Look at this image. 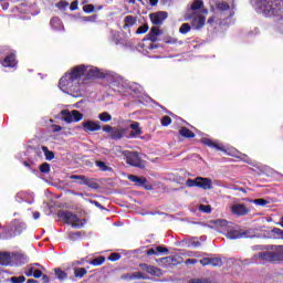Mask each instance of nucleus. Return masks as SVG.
<instances>
[{"label": "nucleus", "instance_id": "nucleus-1", "mask_svg": "<svg viewBox=\"0 0 283 283\" xmlns=\"http://www.w3.org/2000/svg\"><path fill=\"white\" fill-rule=\"evenodd\" d=\"M263 262H270V264H282L283 262V245H271V251L260 252L254 255Z\"/></svg>", "mask_w": 283, "mask_h": 283}, {"label": "nucleus", "instance_id": "nucleus-2", "mask_svg": "<svg viewBox=\"0 0 283 283\" xmlns=\"http://www.w3.org/2000/svg\"><path fill=\"white\" fill-rule=\"evenodd\" d=\"M25 223L14 220L10 226L2 228L0 238L1 240H12V238L21 235L22 231H25Z\"/></svg>", "mask_w": 283, "mask_h": 283}, {"label": "nucleus", "instance_id": "nucleus-3", "mask_svg": "<svg viewBox=\"0 0 283 283\" xmlns=\"http://www.w3.org/2000/svg\"><path fill=\"white\" fill-rule=\"evenodd\" d=\"M59 87L64 93L71 92L73 96H81V82H75L67 73L60 78Z\"/></svg>", "mask_w": 283, "mask_h": 283}, {"label": "nucleus", "instance_id": "nucleus-4", "mask_svg": "<svg viewBox=\"0 0 283 283\" xmlns=\"http://www.w3.org/2000/svg\"><path fill=\"white\" fill-rule=\"evenodd\" d=\"M258 6L264 14L272 17L280 15V12L282 11V7L277 3V0H259Z\"/></svg>", "mask_w": 283, "mask_h": 283}, {"label": "nucleus", "instance_id": "nucleus-5", "mask_svg": "<svg viewBox=\"0 0 283 283\" xmlns=\"http://www.w3.org/2000/svg\"><path fill=\"white\" fill-rule=\"evenodd\" d=\"M59 218L66 222V224H72L75 229H81L84 227L85 222L78 218V216L73 212L61 210L57 212Z\"/></svg>", "mask_w": 283, "mask_h": 283}, {"label": "nucleus", "instance_id": "nucleus-6", "mask_svg": "<svg viewBox=\"0 0 283 283\" xmlns=\"http://www.w3.org/2000/svg\"><path fill=\"white\" fill-rule=\"evenodd\" d=\"M186 186L198 187L199 189L207 191L209 189H213V181L210 178L197 177L195 179H187Z\"/></svg>", "mask_w": 283, "mask_h": 283}, {"label": "nucleus", "instance_id": "nucleus-7", "mask_svg": "<svg viewBox=\"0 0 283 283\" xmlns=\"http://www.w3.org/2000/svg\"><path fill=\"white\" fill-rule=\"evenodd\" d=\"M124 156L126 157L127 165L137 167L138 169H145V164L143 163V159L138 153L126 150L124 151Z\"/></svg>", "mask_w": 283, "mask_h": 283}, {"label": "nucleus", "instance_id": "nucleus-8", "mask_svg": "<svg viewBox=\"0 0 283 283\" xmlns=\"http://www.w3.org/2000/svg\"><path fill=\"white\" fill-rule=\"evenodd\" d=\"M61 116L64 123H81V120H83V113L77 109L71 112L70 109H63L61 111Z\"/></svg>", "mask_w": 283, "mask_h": 283}, {"label": "nucleus", "instance_id": "nucleus-9", "mask_svg": "<svg viewBox=\"0 0 283 283\" xmlns=\"http://www.w3.org/2000/svg\"><path fill=\"white\" fill-rule=\"evenodd\" d=\"M71 180H82L78 181V185H85L86 187H88V189H101V186L98 185V182H96V179H90L84 175H72Z\"/></svg>", "mask_w": 283, "mask_h": 283}, {"label": "nucleus", "instance_id": "nucleus-10", "mask_svg": "<svg viewBox=\"0 0 283 283\" xmlns=\"http://www.w3.org/2000/svg\"><path fill=\"white\" fill-rule=\"evenodd\" d=\"M85 72H87V66H85V64H81L73 67L71 72L66 74L71 76V78H73L75 83H80L81 78L85 76Z\"/></svg>", "mask_w": 283, "mask_h": 283}, {"label": "nucleus", "instance_id": "nucleus-11", "mask_svg": "<svg viewBox=\"0 0 283 283\" xmlns=\"http://www.w3.org/2000/svg\"><path fill=\"white\" fill-rule=\"evenodd\" d=\"M128 180L134 182L136 187H143L146 191H151L153 187L147 182V178L138 177L136 175H128Z\"/></svg>", "mask_w": 283, "mask_h": 283}, {"label": "nucleus", "instance_id": "nucleus-12", "mask_svg": "<svg viewBox=\"0 0 283 283\" xmlns=\"http://www.w3.org/2000/svg\"><path fill=\"white\" fill-rule=\"evenodd\" d=\"M167 17H169V13L167 11H157L149 14V19L153 25H163Z\"/></svg>", "mask_w": 283, "mask_h": 283}, {"label": "nucleus", "instance_id": "nucleus-13", "mask_svg": "<svg viewBox=\"0 0 283 283\" xmlns=\"http://www.w3.org/2000/svg\"><path fill=\"white\" fill-rule=\"evenodd\" d=\"M189 20H191V25L192 28H195V30H202V28H205L207 18L202 14H197L193 18L191 15H187L186 21H189Z\"/></svg>", "mask_w": 283, "mask_h": 283}, {"label": "nucleus", "instance_id": "nucleus-14", "mask_svg": "<svg viewBox=\"0 0 283 283\" xmlns=\"http://www.w3.org/2000/svg\"><path fill=\"white\" fill-rule=\"evenodd\" d=\"M139 269L146 271V273L153 275L154 277H160V275H163V270H160L157 266L149 265L147 263H139Z\"/></svg>", "mask_w": 283, "mask_h": 283}, {"label": "nucleus", "instance_id": "nucleus-15", "mask_svg": "<svg viewBox=\"0 0 283 283\" xmlns=\"http://www.w3.org/2000/svg\"><path fill=\"white\" fill-rule=\"evenodd\" d=\"M82 129L86 134H92V132H101V124L95 120H86L82 123Z\"/></svg>", "mask_w": 283, "mask_h": 283}, {"label": "nucleus", "instance_id": "nucleus-16", "mask_svg": "<svg viewBox=\"0 0 283 283\" xmlns=\"http://www.w3.org/2000/svg\"><path fill=\"white\" fill-rule=\"evenodd\" d=\"M202 145H206L207 147H210L211 149H217V151H223V154H227V148L222 144H218L217 142H213L210 138L203 137L201 138Z\"/></svg>", "mask_w": 283, "mask_h": 283}, {"label": "nucleus", "instance_id": "nucleus-17", "mask_svg": "<svg viewBox=\"0 0 283 283\" xmlns=\"http://www.w3.org/2000/svg\"><path fill=\"white\" fill-rule=\"evenodd\" d=\"M2 67H17L19 62L17 61V54L10 53L2 61H0Z\"/></svg>", "mask_w": 283, "mask_h": 283}, {"label": "nucleus", "instance_id": "nucleus-18", "mask_svg": "<svg viewBox=\"0 0 283 283\" xmlns=\"http://www.w3.org/2000/svg\"><path fill=\"white\" fill-rule=\"evenodd\" d=\"M127 136V128L114 127L109 138L112 140H123Z\"/></svg>", "mask_w": 283, "mask_h": 283}, {"label": "nucleus", "instance_id": "nucleus-19", "mask_svg": "<svg viewBox=\"0 0 283 283\" xmlns=\"http://www.w3.org/2000/svg\"><path fill=\"white\" fill-rule=\"evenodd\" d=\"M231 211L233 216H249L251 210L244 203H238L231 207Z\"/></svg>", "mask_w": 283, "mask_h": 283}, {"label": "nucleus", "instance_id": "nucleus-20", "mask_svg": "<svg viewBox=\"0 0 283 283\" xmlns=\"http://www.w3.org/2000/svg\"><path fill=\"white\" fill-rule=\"evenodd\" d=\"M132 128L130 133L126 138H138V136H142L143 134V128H140V123L134 122L129 125Z\"/></svg>", "mask_w": 283, "mask_h": 283}, {"label": "nucleus", "instance_id": "nucleus-21", "mask_svg": "<svg viewBox=\"0 0 283 283\" xmlns=\"http://www.w3.org/2000/svg\"><path fill=\"white\" fill-rule=\"evenodd\" d=\"M157 262H160L165 269H169V266H177L178 259L176 256L170 255V256L161 258L157 260Z\"/></svg>", "mask_w": 283, "mask_h": 283}, {"label": "nucleus", "instance_id": "nucleus-22", "mask_svg": "<svg viewBox=\"0 0 283 283\" xmlns=\"http://www.w3.org/2000/svg\"><path fill=\"white\" fill-rule=\"evenodd\" d=\"M160 34H163V32L160 31V28L153 27L146 36H147L148 41H151V43H156V41H158V36H160Z\"/></svg>", "mask_w": 283, "mask_h": 283}, {"label": "nucleus", "instance_id": "nucleus-23", "mask_svg": "<svg viewBox=\"0 0 283 283\" xmlns=\"http://www.w3.org/2000/svg\"><path fill=\"white\" fill-rule=\"evenodd\" d=\"M226 235L227 238H229V240H238L240 238H247V232H240L238 230L228 229Z\"/></svg>", "mask_w": 283, "mask_h": 283}, {"label": "nucleus", "instance_id": "nucleus-24", "mask_svg": "<svg viewBox=\"0 0 283 283\" xmlns=\"http://www.w3.org/2000/svg\"><path fill=\"white\" fill-rule=\"evenodd\" d=\"M86 78H105V73L101 72L98 69H91L85 72Z\"/></svg>", "mask_w": 283, "mask_h": 283}, {"label": "nucleus", "instance_id": "nucleus-25", "mask_svg": "<svg viewBox=\"0 0 283 283\" xmlns=\"http://www.w3.org/2000/svg\"><path fill=\"white\" fill-rule=\"evenodd\" d=\"M158 253H169V249L158 245L156 248H150L146 251V255H158Z\"/></svg>", "mask_w": 283, "mask_h": 283}, {"label": "nucleus", "instance_id": "nucleus-26", "mask_svg": "<svg viewBox=\"0 0 283 283\" xmlns=\"http://www.w3.org/2000/svg\"><path fill=\"white\" fill-rule=\"evenodd\" d=\"M50 24L53 30H65V28L63 27V21H61L59 17L52 18Z\"/></svg>", "mask_w": 283, "mask_h": 283}, {"label": "nucleus", "instance_id": "nucleus-27", "mask_svg": "<svg viewBox=\"0 0 283 283\" xmlns=\"http://www.w3.org/2000/svg\"><path fill=\"white\" fill-rule=\"evenodd\" d=\"M12 262V256L8 252L0 253V265L8 266Z\"/></svg>", "mask_w": 283, "mask_h": 283}, {"label": "nucleus", "instance_id": "nucleus-28", "mask_svg": "<svg viewBox=\"0 0 283 283\" xmlns=\"http://www.w3.org/2000/svg\"><path fill=\"white\" fill-rule=\"evenodd\" d=\"M179 134L184 138H196V134L193 132H191V129H189L188 127H185V126L180 128Z\"/></svg>", "mask_w": 283, "mask_h": 283}, {"label": "nucleus", "instance_id": "nucleus-29", "mask_svg": "<svg viewBox=\"0 0 283 283\" xmlns=\"http://www.w3.org/2000/svg\"><path fill=\"white\" fill-rule=\"evenodd\" d=\"M124 23V30H127V28H132V25L136 24V18L134 15H126Z\"/></svg>", "mask_w": 283, "mask_h": 283}, {"label": "nucleus", "instance_id": "nucleus-30", "mask_svg": "<svg viewBox=\"0 0 283 283\" xmlns=\"http://www.w3.org/2000/svg\"><path fill=\"white\" fill-rule=\"evenodd\" d=\"M74 275L78 280H83L87 275V270L85 268H74Z\"/></svg>", "mask_w": 283, "mask_h": 283}, {"label": "nucleus", "instance_id": "nucleus-31", "mask_svg": "<svg viewBox=\"0 0 283 283\" xmlns=\"http://www.w3.org/2000/svg\"><path fill=\"white\" fill-rule=\"evenodd\" d=\"M54 273H55L57 280H60L61 282H63V280H65L67 277L66 272L63 271L61 268H55Z\"/></svg>", "mask_w": 283, "mask_h": 283}, {"label": "nucleus", "instance_id": "nucleus-32", "mask_svg": "<svg viewBox=\"0 0 283 283\" xmlns=\"http://www.w3.org/2000/svg\"><path fill=\"white\" fill-rule=\"evenodd\" d=\"M42 151L45 156V160H54V151L50 150L48 146H42Z\"/></svg>", "mask_w": 283, "mask_h": 283}, {"label": "nucleus", "instance_id": "nucleus-33", "mask_svg": "<svg viewBox=\"0 0 283 283\" xmlns=\"http://www.w3.org/2000/svg\"><path fill=\"white\" fill-rule=\"evenodd\" d=\"M202 8H205V1L195 0L190 7V10H192V11L202 10Z\"/></svg>", "mask_w": 283, "mask_h": 283}, {"label": "nucleus", "instance_id": "nucleus-34", "mask_svg": "<svg viewBox=\"0 0 283 283\" xmlns=\"http://www.w3.org/2000/svg\"><path fill=\"white\" fill-rule=\"evenodd\" d=\"M104 263H105V256H103V255L97 256L90 262V264H92V266H101Z\"/></svg>", "mask_w": 283, "mask_h": 283}, {"label": "nucleus", "instance_id": "nucleus-35", "mask_svg": "<svg viewBox=\"0 0 283 283\" xmlns=\"http://www.w3.org/2000/svg\"><path fill=\"white\" fill-rule=\"evenodd\" d=\"M171 123H174V119H171V118L169 117V115H165V116L161 117V119H160L161 127H169V125H171Z\"/></svg>", "mask_w": 283, "mask_h": 283}, {"label": "nucleus", "instance_id": "nucleus-36", "mask_svg": "<svg viewBox=\"0 0 283 283\" xmlns=\"http://www.w3.org/2000/svg\"><path fill=\"white\" fill-rule=\"evenodd\" d=\"M13 259L15 260V262H19L20 264H25L27 262L24 254H21L19 252L13 253Z\"/></svg>", "mask_w": 283, "mask_h": 283}, {"label": "nucleus", "instance_id": "nucleus-37", "mask_svg": "<svg viewBox=\"0 0 283 283\" xmlns=\"http://www.w3.org/2000/svg\"><path fill=\"white\" fill-rule=\"evenodd\" d=\"M98 118L102 123H109V120H112V115L107 112H103L98 115Z\"/></svg>", "mask_w": 283, "mask_h": 283}, {"label": "nucleus", "instance_id": "nucleus-38", "mask_svg": "<svg viewBox=\"0 0 283 283\" xmlns=\"http://www.w3.org/2000/svg\"><path fill=\"white\" fill-rule=\"evenodd\" d=\"M69 238L70 240H72L73 242H75L76 240H81V238H83V232L77 231V232H69Z\"/></svg>", "mask_w": 283, "mask_h": 283}, {"label": "nucleus", "instance_id": "nucleus-39", "mask_svg": "<svg viewBox=\"0 0 283 283\" xmlns=\"http://www.w3.org/2000/svg\"><path fill=\"white\" fill-rule=\"evenodd\" d=\"M180 34H188V32H191V25L189 23H182L179 28Z\"/></svg>", "mask_w": 283, "mask_h": 283}, {"label": "nucleus", "instance_id": "nucleus-40", "mask_svg": "<svg viewBox=\"0 0 283 283\" xmlns=\"http://www.w3.org/2000/svg\"><path fill=\"white\" fill-rule=\"evenodd\" d=\"M39 169H40L41 174H50L51 166H50L49 163H43V164L40 165Z\"/></svg>", "mask_w": 283, "mask_h": 283}, {"label": "nucleus", "instance_id": "nucleus-41", "mask_svg": "<svg viewBox=\"0 0 283 283\" xmlns=\"http://www.w3.org/2000/svg\"><path fill=\"white\" fill-rule=\"evenodd\" d=\"M96 167H98L101 169V171H109V166H107V164H105V161H101L97 160L95 161Z\"/></svg>", "mask_w": 283, "mask_h": 283}, {"label": "nucleus", "instance_id": "nucleus-42", "mask_svg": "<svg viewBox=\"0 0 283 283\" xmlns=\"http://www.w3.org/2000/svg\"><path fill=\"white\" fill-rule=\"evenodd\" d=\"M217 9H218L220 12H227L228 10H231V7H230L229 3H227V2H221V3H218V4H217Z\"/></svg>", "mask_w": 283, "mask_h": 283}, {"label": "nucleus", "instance_id": "nucleus-43", "mask_svg": "<svg viewBox=\"0 0 283 283\" xmlns=\"http://www.w3.org/2000/svg\"><path fill=\"white\" fill-rule=\"evenodd\" d=\"M210 266H222V259L221 258H210Z\"/></svg>", "mask_w": 283, "mask_h": 283}, {"label": "nucleus", "instance_id": "nucleus-44", "mask_svg": "<svg viewBox=\"0 0 283 283\" xmlns=\"http://www.w3.org/2000/svg\"><path fill=\"white\" fill-rule=\"evenodd\" d=\"M133 280H149L148 275H145L143 272L133 273Z\"/></svg>", "mask_w": 283, "mask_h": 283}, {"label": "nucleus", "instance_id": "nucleus-45", "mask_svg": "<svg viewBox=\"0 0 283 283\" xmlns=\"http://www.w3.org/2000/svg\"><path fill=\"white\" fill-rule=\"evenodd\" d=\"M252 202H253L254 205H259V207H266V205H269V200L262 199V198H260V199H254Z\"/></svg>", "mask_w": 283, "mask_h": 283}, {"label": "nucleus", "instance_id": "nucleus-46", "mask_svg": "<svg viewBox=\"0 0 283 283\" xmlns=\"http://www.w3.org/2000/svg\"><path fill=\"white\" fill-rule=\"evenodd\" d=\"M55 6L59 8V10H65V8L70 6V2L66 0H60Z\"/></svg>", "mask_w": 283, "mask_h": 283}, {"label": "nucleus", "instance_id": "nucleus-47", "mask_svg": "<svg viewBox=\"0 0 283 283\" xmlns=\"http://www.w3.org/2000/svg\"><path fill=\"white\" fill-rule=\"evenodd\" d=\"M149 30V25L143 24L136 30V34H146V32Z\"/></svg>", "mask_w": 283, "mask_h": 283}, {"label": "nucleus", "instance_id": "nucleus-48", "mask_svg": "<svg viewBox=\"0 0 283 283\" xmlns=\"http://www.w3.org/2000/svg\"><path fill=\"white\" fill-rule=\"evenodd\" d=\"M94 10H95L94 4H86L83 7V12H85L86 14H92Z\"/></svg>", "mask_w": 283, "mask_h": 283}, {"label": "nucleus", "instance_id": "nucleus-49", "mask_svg": "<svg viewBox=\"0 0 283 283\" xmlns=\"http://www.w3.org/2000/svg\"><path fill=\"white\" fill-rule=\"evenodd\" d=\"M96 19H98L96 14L82 18L83 21H87L88 23H96Z\"/></svg>", "mask_w": 283, "mask_h": 283}, {"label": "nucleus", "instance_id": "nucleus-50", "mask_svg": "<svg viewBox=\"0 0 283 283\" xmlns=\"http://www.w3.org/2000/svg\"><path fill=\"white\" fill-rule=\"evenodd\" d=\"M199 211L202 213H211V207L209 205H200Z\"/></svg>", "mask_w": 283, "mask_h": 283}, {"label": "nucleus", "instance_id": "nucleus-51", "mask_svg": "<svg viewBox=\"0 0 283 283\" xmlns=\"http://www.w3.org/2000/svg\"><path fill=\"white\" fill-rule=\"evenodd\" d=\"M108 260L109 262H118L120 260V253H111Z\"/></svg>", "mask_w": 283, "mask_h": 283}, {"label": "nucleus", "instance_id": "nucleus-52", "mask_svg": "<svg viewBox=\"0 0 283 283\" xmlns=\"http://www.w3.org/2000/svg\"><path fill=\"white\" fill-rule=\"evenodd\" d=\"M11 282L12 283H23L25 282V276L21 275V276H12L11 277Z\"/></svg>", "mask_w": 283, "mask_h": 283}, {"label": "nucleus", "instance_id": "nucleus-53", "mask_svg": "<svg viewBox=\"0 0 283 283\" xmlns=\"http://www.w3.org/2000/svg\"><path fill=\"white\" fill-rule=\"evenodd\" d=\"M214 224H216L217 227H228V226H229V221H227V220H224V219H222V220H216V221H214Z\"/></svg>", "mask_w": 283, "mask_h": 283}, {"label": "nucleus", "instance_id": "nucleus-54", "mask_svg": "<svg viewBox=\"0 0 283 283\" xmlns=\"http://www.w3.org/2000/svg\"><path fill=\"white\" fill-rule=\"evenodd\" d=\"M24 275H25L27 277H33V275H34V268H33V266H29V268L27 269V271L24 272Z\"/></svg>", "mask_w": 283, "mask_h": 283}, {"label": "nucleus", "instance_id": "nucleus-55", "mask_svg": "<svg viewBox=\"0 0 283 283\" xmlns=\"http://www.w3.org/2000/svg\"><path fill=\"white\" fill-rule=\"evenodd\" d=\"M102 129L103 132H106V134H109V136H112V132H114V127L109 125H104Z\"/></svg>", "mask_w": 283, "mask_h": 283}, {"label": "nucleus", "instance_id": "nucleus-56", "mask_svg": "<svg viewBox=\"0 0 283 283\" xmlns=\"http://www.w3.org/2000/svg\"><path fill=\"white\" fill-rule=\"evenodd\" d=\"M74 10H78V0H74L71 4H70V11L74 12Z\"/></svg>", "mask_w": 283, "mask_h": 283}, {"label": "nucleus", "instance_id": "nucleus-57", "mask_svg": "<svg viewBox=\"0 0 283 283\" xmlns=\"http://www.w3.org/2000/svg\"><path fill=\"white\" fill-rule=\"evenodd\" d=\"M51 129H52L53 134H56L59 132H62L63 127H61V126H59L56 124H53V125H51Z\"/></svg>", "mask_w": 283, "mask_h": 283}, {"label": "nucleus", "instance_id": "nucleus-58", "mask_svg": "<svg viewBox=\"0 0 283 283\" xmlns=\"http://www.w3.org/2000/svg\"><path fill=\"white\" fill-rule=\"evenodd\" d=\"M42 275H43V271H41V270H33V277L35 280H39V277H42Z\"/></svg>", "mask_w": 283, "mask_h": 283}, {"label": "nucleus", "instance_id": "nucleus-59", "mask_svg": "<svg viewBox=\"0 0 283 283\" xmlns=\"http://www.w3.org/2000/svg\"><path fill=\"white\" fill-rule=\"evenodd\" d=\"M199 262L202 266H209L210 265V258H203Z\"/></svg>", "mask_w": 283, "mask_h": 283}, {"label": "nucleus", "instance_id": "nucleus-60", "mask_svg": "<svg viewBox=\"0 0 283 283\" xmlns=\"http://www.w3.org/2000/svg\"><path fill=\"white\" fill-rule=\"evenodd\" d=\"M120 280H134L133 273H126L120 276Z\"/></svg>", "mask_w": 283, "mask_h": 283}, {"label": "nucleus", "instance_id": "nucleus-61", "mask_svg": "<svg viewBox=\"0 0 283 283\" xmlns=\"http://www.w3.org/2000/svg\"><path fill=\"white\" fill-rule=\"evenodd\" d=\"M273 233H276V235H281V238L283 239V230L280 228H274L273 229Z\"/></svg>", "mask_w": 283, "mask_h": 283}, {"label": "nucleus", "instance_id": "nucleus-62", "mask_svg": "<svg viewBox=\"0 0 283 283\" xmlns=\"http://www.w3.org/2000/svg\"><path fill=\"white\" fill-rule=\"evenodd\" d=\"M186 264H198V260L197 259H187Z\"/></svg>", "mask_w": 283, "mask_h": 283}, {"label": "nucleus", "instance_id": "nucleus-63", "mask_svg": "<svg viewBox=\"0 0 283 283\" xmlns=\"http://www.w3.org/2000/svg\"><path fill=\"white\" fill-rule=\"evenodd\" d=\"M42 282L50 283V276H48V274H42Z\"/></svg>", "mask_w": 283, "mask_h": 283}, {"label": "nucleus", "instance_id": "nucleus-64", "mask_svg": "<svg viewBox=\"0 0 283 283\" xmlns=\"http://www.w3.org/2000/svg\"><path fill=\"white\" fill-rule=\"evenodd\" d=\"M27 283H39V281H36V280H34V279H29V280L27 281Z\"/></svg>", "mask_w": 283, "mask_h": 283}]
</instances>
